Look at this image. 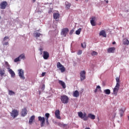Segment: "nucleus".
<instances>
[{"instance_id":"2eb2a0df","label":"nucleus","mask_w":129,"mask_h":129,"mask_svg":"<svg viewBox=\"0 0 129 129\" xmlns=\"http://www.w3.org/2000/svg\"><path fill=\"white\" fill-rule=\"evenodd\" d=\"M58 83L60 84V85H61V86H62V88H66V85H65V83L64 82L61 80H59L58 81Z\"/></svg>"},{"instance_id":"2f4dec72","label":"nucleus","mask_w":129,"mask_h":129,"mask_svg":"<svg viewBox=\"0 0 129 129\" xmlns=\"http://www.w3.org/2000/svg\"><path fill=\"white\" fill-rule=\"evenodd\" d=\"M81 32V28H80L76 31V34L77 35H80Z\"/></svg>"},{"instance_id":"f3484780","label":"nucleus","mask_w":129,"mask_h":129,"mask_svg":"<svg viewBox=\"0 0 129 129\" xmlns=\"http://www.w3.org/2000/svg\"><path fill=\"white\" fill-rule=\"evenodd\" d=\"M100 36H102L104 38H106V33H105V31L104 30H102L99 33Z\"/></svg>"},{"instance_id":"a211bd4d","label":"nucleus","mask_w":129,"mask_h":129,"mask_svg":"<svg viewBox=\"0 0 129 129\" xmlns=\"http://www.w3.org/2000/svg\"><path fill=\"white\" fill-rule=\"evenodd\" d=\"M66 5V9L67 10H69L70 9V7H71V4L68 2H66L65 3Z\"/></svg>"},{"instance_id":"c756f323","label":"nucleus","mask_w":129,"mask_h":129,"mask_svg":"<svg viewBox=\"0 0 129 129\" xmlns=\"http://www.w3.org/2000/svg\"><path fill=\"white\" fill-rule=\"evenodd\" d=\"M19 59H25V54L23 53L21 54L19 56Z\"/></svg>"},{"instance_id":"cd10ccee","label":"nucleus","mask_w":129,"mask_h":129,"mask_svg":"<svg viewBox=\"0 0 129 129\" xmlns=\"http://www.w3.org/2000/svg\"><path fill=\"white\" fill-rule=\"evenodd\" d=\"M119 89V88H117L116 87H115V88L113 89L114 93H117Z\"/></svg>"},{"instance_id":"7ed1b4c3","label":"nucleus","mask_w":129,"mask_h":129,"mask_svg":"<svg viewBox=\"0 0 129 129\" xmlns=\"http://www.w3.org/2000/svg\"><path fill=\"white\" fill-rule=\"evenodd\" d=\"M56 67L57 68H59V70L61 71V73L65 72L66 70L65 67H64V66L62 65L60 62H57Z\"/></svg>"},{"instance_id":"79ce46f5","label":"nucleus","mask_w":129,"mask_h":129,"mask_svg":"<svg viewBox=\"0 0 129 129\" xmlns=\"http://www.w3.org/2000/svg\"><path fill=\"white\" fill-rule=\"evenodd\" d=\"M7 39H10V38L9 37V36H6L4 38L3 41H6L7 40Z\"/></svg>"},{"instance_id":"1a4fd4ad","label":"nucleus","mask_w":129,"mask_h":129,"mask_svg":"<svg viewBox=\"0 0 129 129\" xmlns=\"http://www.w3.org/2000/svg\"><path fill=\"white\" fill-rule=\"evenodd\" d=\"M19 76L21 79L24 80L25 79V76H24V70L23 69L18 70Z\"/></svg>"},{"instance_id":"864d4df0","label":"nucleus","mask_w":129,"mask_h":129,"mask_svg":"<svg viewBox=\"0 0 129 129\" xmlns=\"http://www.w3.org/2000/svg\"><path fill=\"white\" fill-rule=\"evenodd\" d=\"M0 104H1V102H0Z\"/></svg>"},{"instance_id":"ddd939ff","label":"nucleus","mask_w":129,"mask_h":129,"mask_svg":"<svg viewBox=\"0 0 129 129\" xmlns=\"http://www.w3.org/2000/svg\"><path fill=\"white\" fill-rule=\"evenodd\" d=\"M55 117H56L57 119H61V116H60V110H55Z\"/></svg>"},{"instance_id":"a878e982","label":"nucleus","mask_w":129,"mask_h":129,"mask_svg":"<svg viewBox=\"0 0 129 129\" xmlns=\"http://www.w3.org/2000/svg\"><path fill=\"white\" fill-rule=\"evenodd\" d=\"M5 65H6V68H7V69H11V67L10 66V64H9V62H8V61H6L5 62Z\"/></svg>"},{"instance_id":"4be33fe9","label":"nucleus","mask_w":129,"mask_h":129,"mask_svg":"<svg viewBox=\"0 0 129 129\" xmlns=\"http://www.w3.org/2000/svg\"><path fill=\"white\" fill-rule=\"evenodd\" d=\"M59 17H60V15L59 14V13L53 14V18L55 20H57V19H59Z\"/></svg>"},{"instance_id":"a18cd8bd","label":"nucleus","mask_w":129,"mask_h":129,"mask_svg":"<svg viewBox=\"0 0 129 129\" xmlns=\"http://www.w3.org/2000/svg\"><path fill=\"white\" fill-rule=\"evenodd\" d=\"M45 74H46V73H42V74L41 75L42 77H43V76H45Z\"/></svg>"},{"instance_id":"b1692460","label":"nucleus","mask_w":129,"mask_h":129,"mask_svg":"<svg viewBox=\"0 0 129 129\" xmlns=\"http://www.w3.org/2000/svg\"><path fill=\"white\" fill-rule=\"evenodd\" d=\"M123 44L124 45H128L129 44V41L127 39H124L123 41Z\"/></svg>"},{"instance_id":"9b49d317","label":"nucleus","mask_w":129,"mask_h":129,"mask_svg":"<svg viewBox=\"0 0 129 129\" xmlns=\"http://www.w3.org/2000/svg\"><path fill=\"white\" fill-rule=\"evenodd\" d=\"M95 20H96V17H92L91 18V20L90 21L91 25L94 27L96 26V23L95 22Z\"/></svg>"},{"instance_id":"423d86ee","label":"nucleus","mask_w":129,"mask_h":129,"mask_svg":"<svg viewBox=\"0 0 129 129\" xmlns=\"http://www.w3.org/2000/svg\"><path fill=\"white\" fill-rule=\"evenodd\" d=\"M85 74H86V72H85V71H82L80 72V75L81 81H83V80H85L86 78Z\"/></svg>"},{"instance_id":"603ef678","label":"nucleus","mask_w":129,"mask_h":129,"mask_svg":"<svg viewBox=\"0 0 129 129\" xmlns=\"http://www.w3.org/2000/svg\"><path fill=\"white\" fill-rule=\"evenodd\" d=\"M77 2H78V0H76Z\"/></svg>"},{"instance_id":"ea45409f","label":"nucleus","mask_w":129,"mask_h":129,"mask_svg":"<svg viewBox=\"0 0 129 129\" xmlns=\"http://www.w3.org/2000/svg\"><path fill=\"white\" fill-rule=\"evenodd\" d=\"M78 55H81L82 54V50H79L77 52Z\"/></svg>"},{"instance_id":"c85d7f7f","label":"nucleus","mask_w":129,"mask_h":129,"mask_svg":"<svg viewBox=\"0 0 129 129\" xmlns=\"http://www.w3.org/2000/svg\"><path fill=\"white\" fill-rule=\"evenodd\" d=\"M98 54V53H97V52H96L95 51H92V52L91 53L92 56H97Z\"/></svg>"},{"instance_id":"20e7f679","label":"nucleus","mask_w":129,"mask_h":129,"mask_svg":"<svg viewBox=\"0 0 129 129\" xmlns=\"http://www.w3.org/2000/svg\"><path fill=\"white\" fill-rule=\"evenodd\" d=\"M19 110L14 109L10 113L11 116H12L13 118H16V117L19 115Z\"/></svg>"},{"instance_id":"e433bc0d","label":"nucleus","mask_w":129,"mask_h":129,"mask_svg":"<svg viewBox=\"0 0 129 129\" xmlns=\"http://www.w3.org/2000/svg\"><path fill=\"white\" fill-rule=\"evenodd\" d=\"M116 83H120V80L119 79V77H117L116 78Z\"/></svg>"},{"instance_id":"4468645a","label":"nucleus","mask_w":129,"mask_h":129,"mask_svg":"<svg viewBox=\"0 0 129 129\" xmlns=\"http://www.w3.org/2000/svg\"><path fill=\"white\" fill-rule=\"evenodd\" d=\"M115 51V47H109L107 49L108 53H114Z\"/></svg>"},{"instance_id":"6e6552de","label":"nucleus","mask_w":129,"mask_h":129,"mask_svg":"<svg viewBox=\"0 0 129 129\" xmlns=\"http://www.w3.org/2000/svg\"><path fill=\"white\" fill-rule=\"evenodd\" d=\"M8 6V2L3 1L0 4V9L1 10H5L6 8Z\"/></svg>"},{"instance_id":"f257e3e1","label":"nucleus","mask_w":129,"mask_h":129,"mask_svg":"<svg viewBox=\"0 0 129 129\" xmlns=\"http://www.w3.org/2000/svg\"><path fill=\"white\" fill-rule=\"evenodd\" d=\"M78 114L80 118H82V119H83V120L85 121L88 120V118H90L91 119H95V115L91 113H89L87 116L86 112H84L83 113L82 112H79Z\"/></svg>"},{"instance_id":"393cba45","label":"nucleus","mask_w":129,"mask_h":129,"mask_svg":"<svg viewBox=\"0 0 129 129\" xmlns=\"http://www.w3.org/2000/svg\"><path fill=\"white\" fill-rule=\"evenodd\" d=\"M104 92L105 93V94L109 95L110 94V90L109 89L104 90Z\"/></svg>"},{"instance_id":"dca6fc26","label":"nucleus","mask_w":129,"mask_h":129,"mask_svg":"<svg viewBox=\"0 0 129 129\" xmlns=\"http://www.w3.org/2000/svg\"><path fill=\"white\" fill-rule=\"evenodd\" d=\"M35 120V115H32L30 117L29 120V124H32L33 123V121Z\"/></svg>"},{"instance_id":"412c9836","label":"nucleus","mask_w":129,"mask_h":129,"mask_svg":"<svg viewBox=\"0 0 129 129\" xmlns=\"http://www.w3.org/2000/svg\"><path fill=\"white\" fill-rule=\"evenodd\" d=\"M120 116L121 117L123 116V114L124 113V110H123V109L121 108L119 110Z\"/></svg>"},{"instance_id":"37998d69","label":"nucleus","mask_w":129,"mask_h":129,"mask_svg":"<svg viewBox=\"0 0 129 129\" xmlns=\"http://www.w3.org/2000/svg\"><path fill=\"white\" fill-rule=\"evenodd\" d=\"M41 89L43 90L45 89V85H42Z\"/></svg>"},{"instance_id":"49530a36","label":"nucleus","mask_w":129,"mask_h":129,"mask_svg":"<svg viewBox=\"0 0 129 129\" xmlns=\"http://www.w3.org/2000/svg\"><path fill=\"white\" fill-rule=\"evenodd\" d=\"M4 45H9V42H5V43H4Z\"/></svg>"},{"instance_id":"9d476101","label":"nucleus","mask_w":129,"mask_h":129,"mask_svg":"<svg viewBox=\"0 0 129 129\" xmlns=\"http://www.w3.org/2000/svg\"><path fill=\"white\" fill-rule=\"evenodd\" d=\"M28 114V111L27 110V108H24L21 111L22 116H26V114Z\"/></svg>"},{"instance_id":"0eeeda50","label":"nucleus","mask_w":129,"mask_h":129,"mask_svg":"<svg viewBox=\"0 0 129 129\" xmlns=\"http://www.w3.org/2000/svg\"><path fill=\"white\" fill-rule=\"evenodd\" d=\"M38 120L40 121V126L41 127H43L45 125V117L42 116L38 117Z\"/></svg>"},{"instance_id":"4c0bfd02","label":"nucleus","mask_w":129,"mask_h":129,"mask_svg":"<svg viewBox=\"0 0 129 129\" xmlns=\"http://www.w3.org/2000/svg\"><path fill=\"white\" fill-rule=\"evenodd\" d=\"M45 120H46V123L47 124V125H49V120L48 118H45Z\"/></svg>"},{"instance_id":"5701e85b","label":"nucleus","mask_w":129,"mask_h":129,"mask_svg":"<svg viewBox=\"0 0 129 129\" xmlns=\"http://www.w3.org/2000/svg\"><path fill=\"white\" fill-rule=\"evenodd\" d=\"M34 37L35 38H39L40 36H42V34L38 33V32H35L34 34Z\"/></svg>"},{"instance_id":"7c9ffc66","label":"nucleus","mask_w":129,"mask_h":129,"mask_svg":"<svg viewBox=\"0 0 129 129\" xmlns=\"http://www.w3.org/2000/svg\"><path fill=\"white\" fill-rule=\"evenodd\" d=\"M9 95H14V94H16V93H15V92H14L12 90H9Z\"/></svg>"},{"instance_id":"de8ad7c7","label":"nucleus","mask_w":129,"mask_h":129,"mask_svg":"<svg viewBox=\"0 0 129 129\" xmlns=\"http://www.w3.org/2000/svg\"><path fill=\"white\" fill-rule=\"evenodd\" d=\"M112 44H113V45H115V41L113 42H112Z\"/></svg>"},{"instance_id":"a19ab883","label":"nucleus","mask_w":129,"mask_h":129,"mask_svg":"<svg viewBox=\"0 0 129 129\" xmlns=\"http://www.w3.org/2000/svg\"><path fill=\"white\" fill-rule=\"evenodd\" d=\"M73 33H74V29H72L70 31V35H72V34H73Z\"/></svg>"},{"instance_id":"f03ea898","label":"nucleus","mask_w":129,"mask_h":129,"mask_svg":"<svg viewBox=\"0 0 129 129\" xmlns=\"http://www.w3.org/2000/svg\"><path fill=\"white\" fill-rule=\"evenodd\" d=\"M60 100L64 104L68 103L69 102V98L66 95H62L60 96Z\"/></svg>"},{"instance_id":"39448f33","label":"nucleus","mask_w":129,"mask_h":129,"mask_svg":"<svg viewBox=\"0 0 129 129\" xmlns=\"http://www.w3.org/2000/svg\"><path fill=\"white\" fill-rule=\"evenodd\" d=\"M68 33H69V29L68 28H65L61 29L60 34L62 37H66Z\"/></svg>"},{"instance_id":"aec40b11","label":"nucleus","mask_w":129,"mask_h":129,"mask_svg":"<svg viewBox=\"0 0 129 129\" xmlns=\"http://www.w3.org/2000/svg\"><path fill=\"white\" fill-rule=\"evenodd\" d=\"M73 96L74 97H78V96H79V92H78L77 90H76L73 93Z\"/></svg>"},{"instance_id":"72a5a7b5","label":"nucleus","mask_w":129,"mask_h":129,"mask_svg":"<svg viewBox=\"0 0 129 129\" xmlns=\"http://www.w3.org/2000/svg\"><path fill=\"white\" fill-rule=\"evenodd\" d=\"M98 89H101V87H100V86H97L96 87V89H95V90H94V92L96 93V92L97 91Z\"/></svg>"},{"instance_id":"bb28decb","label":"nucleus","mask_w":129,"mask_h":129,"mask_svg":"<svg viewBox=\"0 0 129 129\" xmlns=\"http://www.w3.org/2000/svg\"><path fill=\"white\" fill-rule=\"evenodd\" d=\"M0 75L1 77H3V76L5 75V70H0Z\"/></svg>"},{"instance_id":"6ab92c4d","label":"nucleus","mask_w":129,"mask_h":129,"mask_svg":"<svg viewBox=\"0 0 129 129\" xmlns=\"http://www.w3.org/2000/svg\"><path fill=\"white\" fill-rule=\"evenodd\" d=\"M9 72L10 74H11V77H15V76H16V74H15V72L13 71V70L10 69Z\"/></svg>"},{"instance_id":"58836bf2","label":"nucleus","mask_w":129,"mask_h":129,"mask_svg":"<svg viewBox=\"0 0 129 129\" xmlns=\"http://www.w3.org/2000/svg\"><path fill=\"white\" fill-rule=\"evenodd\" d=\"M119 86H120V85L119 84V83H116L115 87L119 88Z\"/></svg>"},{"instance_id":"8fccbe9b","label":"nucleus","mask_w":129,"mask_h":129,"mask_svg":"<svg viewBox=\"0 0 129 129\" xmlns=\"http://www.w3.org/2000/svg\"><path fill=\"white\" fill-rule=\"evenodd\" d=\"M85 129H90L89 127H86Z\"/></svg>"},{"instance_id":"09e8293b","label":"nucleus","mask_w":129,"mask_h":129,"mask_svg":"<svg viewBox=\"0 0 129 129\" xmlns=\"http://www.w3.org/2000/svg\"><path fill=\"white\" fill-rule=\"evenodd\" d=\"M32 2L33 3H35L36 2V0H32Z\"/></svg>"},{"instance_id":"3c124183","label":"nucleus","mask_w":129,"mask_h":129,"mask_svg":"<svg viewBox=\"0 0 129 129\" xmlns=\"http://www.w3.org/2000/svg\"><path fill=\"white\" fill-rule=\"evenodd\" d=\"M106 4H108V1H106Z\"/></svg>"},{"instance_id":"c9c22d12","label":"nucleus","mask_w":129,"mask_h":129,"mask_svg":"<svg viewBox=\"0 0 129 129\" xmlns=\"http://www.w3.org/2000/svg\"><path fill=\"white\" fill-rule=\"evenodd\" d=\"M20 57H18L14 59V62H19Z\"/></svg>"},{"instance_id":"c03bdc74","label":"nucleus","mask_w":129,"mask_h":129,"mask_svg":"<svg viewBox=\"0 0 129 129\" xmlns=\"http://www.w3.org/2000/svg\"><path fill=\"white\" fill-rule=\"evenodd\" d=\"M40 52H41L40 54H42V53H43V52H43V49L40 48Z\"/></svg>"},{"instance_id":"f8f14e48","label":"nucleus","mask_w":129,"mask_h":129,"mask_svg":"<svg viewBox=\"0 0 129 129\" xmlns=\"http://www.w3.org/2000/svg\"><path fill=\"white\" fill-rule=\"evenodd\" d=\"M49 52H48V51H43V59H44L45 60H47L48 59V58H49Z\"/></svg>"},{"instance_id":"f704fd0d","label":"nucleus","mask_w":129,"mask_h":129,"mask_svg":"<svg viewBox=\"0 0 129 129\" xmlns=\"http://www.w3.org/2000/svg\"><path fill=\"white\" fill-rule=\"evenodd\" d=\"M45 116L46 117V118H47V119H48L49 117H50V114L49 113H45Z\"/></svg>"},{"instance_id":"473e14b6","label":"nucleus","mask_w":129,"mask_h":129,"mask_svg":"<svg viewBox=\"0 0 129 129\" xmlns=\"http://www.w3.org/2000/svg\"><path fill=\"white\" fill-rule=\"evenodd\" d=\"M81 46L82 47V48H84V49H85V48H86V42H84L82 43Z\"/></svg>"}]
</instances>
